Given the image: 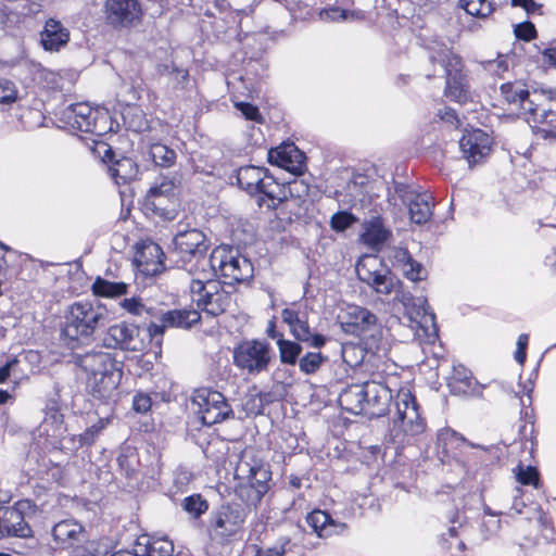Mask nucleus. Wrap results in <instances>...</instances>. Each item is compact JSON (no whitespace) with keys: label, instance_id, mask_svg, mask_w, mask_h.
Here are the masks:
<instances>
[{"label":"nucleus","instance_id":"27","mask_svg":"<svg viewBox=\"0 0 556 556\" xmlns=\"http://www.w3.org/2000/svg\"><path fill=\"white\" fill-rule=\"evenodd\" d=\"M103 161L108 163L109 174L116 185L128 184L139 174V167L131 157L115 159V153L111 148L105 151Z\"/></svg>","mask_w":556,"mask_h":556},{"label":"nucleus","instance_id":"53","mask_svg":"<svg viewBox=\"0 0 556 556\" xmlns=\"http://www.w3.org/2000/svg\"><path fill=\"white\" fill-rule=\"evenodd\" d=\"M156 73L160 76L172 77V75H176L181 77L180 81H188L189 72L185 68L176 66L174 62L170 63H161L156 66Z\"/></svg>","mask_w":556,"mask_h":556},{"label":"nucleus","instance_id":"10","mask_svg":"<svg viewBox=\"0 0 556 556\" xmlns=\"http://www.w3.org/2000/svg\"><path fill=\"white\" fill-rule=\"evenodd\" d=\"M429 60L431 63H438L444 68V96L459 104L466 103L470 98V86L467 75L463 72L460 56L453 53L451 49L444 48L437 53H431Z\"/></svg>","mask_w":556,"mask_h":556},{"label":"nucleus","instance_id":"16","mask_svg":"<svg viewBox=\"0 0 556 556\" xmlns=\"http://www.w3.org/2000/svg\"><path fill=\"white\" fill-rule=\"evenodd\" d=\"M356 274L361 281L367 283L377 293L389 295L401 289L402 282L389 269L382 267L376 256H366L356 265Z\"/></svg>","mask_w":556,"mask_h":556},{"label":"nucleus","instance_id":"23","mask_svg":"<svg viewBox=\"0 0 556 556\" xmlns=\"http://www.w3.org/2000/svg\"><path fill=\"white\" fill-rule=\"evenodd\" d=\"M395 299L403 304L410 321L416 323L422 329H427L430 325L437 331L435 315L430 311L426 298L414 296L410 292H406L401 288L397 289Z\"/></svg>","mask_w":556,"mask_h":556},{"label":"nucleus","instance_id":"29","mask_svg":"<svg viewBox=\"0 0 556 556\" xmlns=\"http://www.w3.org/2000/svg\"><path fill=\"white\" fill-rule=\"evenodd\" d=\"M306 523L312 528L317 539H326L345 531L346 525L334 520L331 515L321 509H314L306 515Z\"/></svg>","mask_w":556,"mask_h":556},{"label":"nucleus","instance_id":"26","mask_svg":"<svg viewBox=\"0 0 556 556\" xmlns=\"http://www.w3.org/2000/svg\"><path fill=\"white\" fill-rule=\"evenodd\" d=\"M104 8L106 18L113 26H129L141 15L138 0H106Z\"/></svg>","mask_w":556,"mask_h":556},{"label":"nucleus","instance_id":"21","mask_svg":"<svg viewBox=\"0 0 556 556\" xmlns=\"http://www.w3.org/2000/svg\"><path fill=\"white\" fill-rule=\"evenodd\" d=\"M52 548L54 551H75L87 541L85 527L75 519L56 522L52 530Z\"/></svg>","mask_w":556,"mask_h":556},{"label":"nucleus","instance_id":"30","mask_svg":"<svg viewBox=\"0 0 556 556\" xmlns=\"http://www.w3.org/2000/svg\"><path fill=\"white\" fill-rule=\"evenodd\" d=\"M437 443L444 456L454 458L459 457L468 447L484 450L483 446L468 441L465 437L451 428L439 431Z\"/></svg>","mask_w":556,"mask_h":556},{"label":"nucleus","instance_id":"62","mask_svg":"<svg viewBox=\"0 0 556 556\" xmlns=\"http://www.w3.org/2000/svg\"><path fill=\"white\" fill-rule=\"evenodd\" d=\"M437 116L446 124L458 128L460 126V121L456 111L452 108L444 106L443 109L438 110Z\"/></svg>","mask_w":556,"mask_h":556},{"label":"nucleus","instance_id":"60","mask_svg":"<svg viewBox=\"0 0 556 556\" xmlns=\"http://www.w3.org/2000/svg\"><path fill=\"white\" fill-rule=\"evenodd\" d=\"M152 405V400L149 394L137 392L132 399V408L140 414L147 413Z\"/></svg>","mask_w":556,"mask_h":556},{"label":"nucleus","instance_id":"47","mask_svg":"<svg viewBox=\"0 0 556 556\" xmlns=\"http://www.w3.org/2000/svg\"><path fill=\"white\" fill-rule=\"evenodd\" d=\"M523 425L519 427V437L522 441H525V447L527 446V443L530 444V451L532 452L536 445V440L534 435V421L532 420V416L526 410L521 412Z\"/></svg>","mask_w":556,"mask_h":556},{"label":"nucleus","instance_id":"61","mask_svg":"<svg viewBox=\"0 0 556 556\" xmlns=\"http://www.w3.org/2000/svg\"><path fill=\"white\" fill-rule=\"evenodd\" d=\"M294 539L300 542L301 546L304 549H315L320 545L319 539L316 538V541L311 540V534H307L306 531L302 527H298V530L294 534Z\"/></svg>","mask_w":556,"mask_h":556},{"label":"nucleus","instance_id":"51","mask_svg":"<svg viewBox=\"0 0 556 556\" xmlns=\"http://www.w3.org/2000/svg\"><path fill=\"white\" fill-rule=\"evenodd\" d=\"M160 206H153L147 202L146 206L162 217H165L167 219L174 218L176 213L177 199L160 197Z\"/></svg>","mask_w":556,"mask_h":556},{"label":"nucleus","instance_id":"7","mask_svg":"<svg viewBox=\"0 0 556 556\" xmlns=\"http://www.w3.org/2000/svg\"><path fill=\"white\" fill-rule=\"evenodd\" d=\"M190 282L192 302L198 308L211 316L224 314L231 304V295L224 289L222 282L207 270L198 274Z\"/></svg>","mask_w":556,"mask_h":556},{"label":"nucleus","instance_id":"19","mask_svg":"<svg viewBox=\"0 0 556 556\" xmlns=\"http://www.w3.org/2000/svg\"><path fill=\"white\" fill-rule=\"evenodd\" d=\"M281 319L288 326L290 334L296 341L303 342L309 348L317 350H320L327 344V336L312 331L306 313H301L292 307H286L281 311Z\"/></svg>","mask_w":556,"mask_h":556},{"label":"nucleus","instance_id":"50","mask_svg":"<svg viewBox=\"0 0 556 556\" xmlns=\"http://www.w3.org/2000/svg\"><path fill=\"white\" fill-rule=\"evenodd\" d=\"M516 478L522 485H532L535 489L539 488L540 476L535 467H523L522 465H518Z\"/></svg>","mask_w":556,"mask_h":556},{"label":"nucleus","instance_id":"20","mask_svg":"<svg viewBox=\"0 0 556 556\" xmlns=\"http://www.w3.org/2000/svg\"><path fill=\"white\" fill-rule=\"evenodd\" d=\"M342 330L352 336L366 338L374 337L377 329V317L369 309L358 306L349 305L345 311L339 315Z\"/></svg>","mask_w":556,"mask_h":556},{"label":"nucleus","instance_id":"41","mask_svg":"<svg viewBox=\"0 0 556 556\" xmlns=\"http://www.w3.org/2000/svg\"><path fill=\"white\" fill-rule=\"evenodd\" d=\"M328 359L329 357L321 352L308 351L301 355L296 364L299 365L300 372L305 376H314Z\"/></svg>","mask_w":556,"mask_h":556},{"label":"nucleus","instance_id":"22","mask_svg":"<svg viewBox=\"0 0 556 556\" xmlns=\"http://www.w3.org/2000/svg\"><path fill=\"white\" fill-rule=\"evenodd\" d=\"M365 415L377 418L392 413L393 395L387 384L370 380L365 382Z\"/></svg>","mask_w":556,"mask_h":556},{"label":"nucleus","instance_id":"56","mask_svg":"<svg viewBox=\"0 0 556 556\" xmlns=\"http://www.w3.org/2000/svg\"><path fill=\"white\" fill-rule=\"evenodd\" d=\"M86 552L90 556H106L111 551V544L108 539H101L98 541H86Z\"/></svg>","mask_w":556,"mask_h":556},{"label":"nucleus","instance_id":"14","mask_svg":"<svg viewBox=\"0 0 556 556\" xmlns=\"http://www.w3.org/2000/svg\"><path fill=\"white\" fill-rule=\"evenodd\" d=\"M201 315L197 309H156L154 320H150L147 336L159 349L162 345L163 336L168 328L190 329L200 323Z\"/></svg>","mask_w":556,"mask_h":556},{"label":"nucleus","instance_id":"15","mask_svg":"<svg viewBox=\"0 0 556 556\" xmlns=\"http://www.w3.org/2000/svg\"><path fill=\"white\" fill-rule=\"evenodd\" d=\"M500 90L507 103L517 106L520 114L529 115L531 118L533 114H538L546 98L556 97L555 90L552 88H534L530 91L519 81L505 83Z\"/></svg>","mask_w":556,"mask_h":556},{"label":"nucleus","instance_id":"28","mask_svg":"<svg viewBox=\"0 0 556 556\" xmlns=\"http://www.w3.org/2000/svg\"><path fill=\"white\" fill-rule=\"evenodd\" d=\"M392 231L386 226L381 216H372L363 223L361 241L372 251H381L383 245L391 239Z\"/></svg>","mask_w":556,"mask_h":556},{"label":"nucleus","instance_id":"45","mask_svg":"<svg viewBox=\"0 0 556 556\" xmlns=\"http://www.w3.org/2000/svg\"><path fill=\"white\" fill-rule=\"evenodd\" d=\"M476 384L477 381L472 376L467 375L466 372L462 375L456 370L450 387L453 393L473 394L476 391Z\"/></svg>","mask_w":556,"mask_h":556},{"label":"nucleus","instance_id":"42","mask_svg":"<svg viewBox=\"0 0 556 556\" xmlns=\"http://www.w3.org/2000/svg\"><path fill=\"white\" fill-rule=\"evenodd\" d=\"M121 307L134 316L146 317L154 320L157 307L148 306L139 296L126 298L121 302Z\"/></svg>","mask_w":556,"mask_h":556},{"label":"nucleus","instance_id":"38","mask_svg":"<svg viewBox=\"0 0 556 556\" xmlns=\"http://www.w3.org/2000/svg\"><path fill=\"white\" fill-rule=\"evenodd\" d=\"M407 206L409 208V215L413 223L422 225L426 224L432 216V197L427 192H421L419 195L414 198Z\"/></svg>","mask_w":556,"mask_h":556},{"label":"nucleus","instance_id":"58","mask_svg":"<svg viewBox=\"0 0 556 556\" xmlns=\"http://www.w3.org/2000/svg\"><path fill=\"white\" fill-rule=\"evenodd\" d=\"M515 36L518 39L530 41L536 37V29L531 22H522L514 27Z\"/></svg>","mask_w":556,"mask_h":556},{"label":"nucleus","instance_id":"59","mask_svg":"<svg viewBox=\"0 0 556 556\" xmlns=\"http://www.w3.org/2000/svg\"><path fill=\"white\" fill-rule=\"evenodd\" d=\"M350 15H353L349 10L340 8H329L320 11L319 16L323 21H345Z\"/></svg>","mask_w":556,"mask_h":556},{"label":"nucleus","instance_id":"55","mask_svg":"<svg viewBox=\"0 0 556 556\" xmlns=\"http://www.w3.org/2000/svg\"><path fill=\"white\" fill-rule=\"evenodd\" d=\"M17 99V90L11 80L1 79L0 80V103L11 104L15 102Z\"/></svg>","mask_w":556,"mask_h":556},{"label":"nucleus","instance_id":"34","mask_svg":"<svg viewBox=\"0 0 556 556\" xmlns=\"http://www.w3.org/2000/svg\"><path fill=\"white\" fill-rule=\"evenodd\" d=\"M392 265L412 281H420L426 278L424 266L415 261L407 249L395 248L390 256Z\"/></svg>","mask_w":556,"mask_h":556},{"label":"nucleus","instance_id":"39","mask_svg":"<svg viewBox=\"0 0 556 556\" xmlns=\"http://www.w3.org/2000/svg\"><path fill=\"white\" fill-rule=\"evenodd\" d=\"M91 290L97 296L114 299L127 294L128 285L122 281H110L104 278L97 277L92 283Z\"/></svg>","mask_w":556,"mask_h":556},{"label":"nucleus","instance_id":"46","mask_svg":"<svg viewBox=\"0 0 556 556\" xmlns=\"http://www.w3.org/2000/svg\"><path fill=\"white\" fill-rule=\"evenodd\" d=\"M109 419L100 418L98 421L88 427L83 433L77 435V442L80 447L92 445L102 430L106 427Z\"/></svg>","mask_w":556,"mask_h":556},{"label":"nucleus","instance_id":"18","mask_svg":"<svg viewBox=\"0 0 556 556\" xmlns=\"http://www.w3.org/2000/svg\"><path fill=\"white\" fill-rule=\"evenodd\" d=\"M141 331V326L134 323L121 321L114 324L108 328L103 337V345L113 350L141 352L146 348Z\"/></svg>","mask_w":556,"mask_h":556},{"label":"nucleus","instance_id":"64","mask_svg":"<svg viewBox=\"0 0 556 556\" xmlns=\"http://www.w3.org/2000/svg\"><path fill=\"white\" fill-rule=\"evenodd\" d=\"M543 62L551 66L556 65V41L551 42L543 51Z\"/></svg>","mask_w":556,"mask_h":556},{"label":"nucleus","instance_id":"57","mask_svg":"<svg viewBox=\"0 0 556 556\" xmlns=\"http://www.w3.org/2000/svg\"><path fill=\"white\" fill-rule=\"evenodd\" d=\"M394 191L405 205H408L415 200L416 195L421 193L417 192L412 186L399 181H394Z\"/></svg>","mask_w":556,"mask_h":556},{"label":"nucleus","instance_id":"44","mask_svg":"<svg viewBox=\"0 0 556 556\" xmlns=\"http://www.w3.org/2000/svg\"><path fill=\"white\" fill-rule=\"evenodd\" d=\"M459 5L468 14L477 17H488L493 11L494 7L488 0H459Z\"/></svg>","mask_w":556,"mask_h":556},{"label":"nucleus","instance_id":"4","mask_svg":"<svg viewBox=\"0 0 556 556\" xmlns=\"http://www.w3.org/2000/svg\"><path fill=\"white\" fill-rule=\"evenodd\" d=\"M250 507L237 502H224L211 509L203 523L212 541L228 543L243 532Z\"/></svg>","mask_w":556,"mask_h":556},{"label":"nucleus","instance_id":"37","mask_svg":"<svg viewBox=\"0 0 556 556\" xmlns=\"http://www.w3.org/2000/svg\"><path fill=\"white\" fill-rule=\"evenodd\" d=\"M180 507L189 516L190 521L203 527L205 521H202V517L208 511L210 504L202 494L193 493L186 496L181 500Z\"/></svg>","mask_w":556,"mask_h":556},{"label":"nucleus","instance_id":"1","mask_svg":"<svg viewBox=\"0 0 556 556\" xmlns=\"http://www.w3.org/2000/svg\"><path fill=\"white\" fill-rule=\"evenodd\" d=\"M106 314L100 306L88 301H77L64 312L60 323L61 343L76 350L92 342L96 331L105 326Z\"/></svg>","mask_w":556,"mask_h":556},{"label":"nucleus","instance_id":"33","mask_svg":"<svg viewBox=\"0 0 556 556\" xmlns=\"http://www.w3.org/2000/svg\"><path fill=\"white\" fill-rule=\"evenodd\" d=\"M70 40V31L63 24L55 20L46 21L40 33V43L46 51H59Z\"/></svg>","mask_w":556,"mask_h":556},{"label":"nucleus","instance_id":"54","mask_svg":"<svg viewBox=\"0 0 556 556\" xmlns=\"http://www.w3.org/2000/svg\"><path fill=\"white\" fill-rule=\"evenodd\" d=\"M235 106L237 110L241 112V114L249 121L262 124L264 118L258 110V108L254 104L248 102H235Z\"/></svg>","mask_w":556,"mask_h":556},{"label":"nucleus","instance_id":"25","mask_svg":"<svg viewBox=\"0 0 556 556\" xmlns=\"http://www.w3.org/2000/svg\"><path fill=\"white\" fill-rule=\"evenodd\" d=\"M164 252L155 242L142 243L136 252L134 262L138 270L147 276L154 277L164 271Z\"/></svg>","mask_w":556,"mask_h":556},{"label":"nucleus","instance_id":"12","mask_svg":"<svg viewBox=\"0 0 556 556\" xmlns=\"http://www.w3.org/2000/svg\"><path fill=\"white\" fill-rule=\"evenodd\" d=\"M36 504L30 500L17 501L8 506L0 501V540L4 538L27 539L33 536L28 518L36 513Z\"/></svg>","mask_w":556,"mask_h":556},{"label":"nucleus","instance_id":"13","mask_svg":"<svg viewBox=\"0 0 556 556\" xmlns=\"http://www.w3.org/2000/svg\"><path fill=\"white\" fill-rule=\"evenodd\" d=\"M275 353L266 340H244L233 350V364L249 375L267 371Z\"/></svg>","mask_w":556,"mask_h":556},{"label":"nucleus","instance_id":"32","mask_svg":"<svg viewBox=\"0 0 556 556\" xmlns=\"http://www.w3.org/2000/svg\"><path fill=\"white\" fill-rule=\"evenodd\" d=\"M174 552V544L166 538H153L149 534H141L134 545L135 556H170Z\"/></svg>","mask_w":556,"mask_h":556},{"label":"nucleus","instance_id":"17","mask_svg":"<svg viewBox=\"0 0 556 556\" xmlns=\"http://www.w3.org/2000/svg\"><path fill=\"white\" fill-rule=\"evenodd\" d=\"M62 119L72 128L102 136L105 132L108 113L92 109L88 103H72L61 113Z\"/></svg>","mask_w":556,"mask_h":556},{"label":"nucleus","instance_id":"11","mask_svg":"<svg viewBox=\"0 0 556 556\" xmlns=\"http://www.w3.org/2000/svg\"><path fill=\"white\" fill-rule=\"evenodd\" d=\"M191 406L197 421L202 426H213L235 418V412L224 394L208 388L194 390Z\"/></svg>","mask_w":556,"mask_h":556},{"label":"nucleus","instance_id":"31","mask_svg":"<svg viewBox=\"0 0 556 556\" xmlns=\"http://www.w3.org/2000/svg\"><path fill=\"white\" fill-rule=\"evenodd\" d=\"M267 159L270 164L293 173L300 174L304 167V156L294 144H285L270 149L268 151Z\"/></svg>","mask_w":556,"mask_h":556},{"label":"nucleus","instance_id":"8","mask_svg":"<svg viewBox=\"0 0 556 556\" xmlns=\"http://www.w3.org/2000/svg\"><path fill=\"white\" fill-rule=\"evenodd\" d=\"M390 415L394 438L416 437L426 430V420L421 417L415 395L408 389L397 391Z\"/></svg>","mask_w":556,"mask_h":556},{"label":"nucleus","instance_id":"36","mask_svg":"<svg viewBox=\"0 0 556 556\" xmlns=\"http://www.w3.org/2000/svg\"><path fill=\"white\" fill-rule=\"evenodd\" d=\"M365 392V382L348 386L339 395L340 405L351 414H364Z\"/></svg>","mask_w":556,"mask_h":556},{"label":"nucleus","instance_id":"6","mask_svg":"<svg viewBox=\"0 0 556 556\" xmlns=\"http://www.w3.org/2000/svg\"><path fill=\"white\" fill-rule=\"evenodd\" d=\"M207 271L216 277H223L224 283L235 285L249 282L254 277L252 262L238 251L226 247H217L211 252Z\"/></svg>","mask_w":556,"mask_h":556},{"label":"nucleus","instance_id":"2","mask_svg":"<svg viewBox=\"0 0 556 556\" xmlns=\"http://www.w3.org/2000/svg\"><path fill=\"white\" fill-rule=\"evenodd\" d=\"M72 363L87 375L90 394L102 402L115 400L122 380V371L116 361L103 351L74 353Z\"/></svg>","mask_w":556,"mask_h":556},{"label":"nucleus","instance_id":"52","mask_svg":"<svg viewBox=\"0 0 556 556\" xmlns=\"http://www.w3.org/2000/svg\"><path fill=\"white\" fill-rule=\"evenodd\" d=\"M295 546L298 542L292 543L289 536H280L273 546L265 549L264 554L265 556H283Z\"/></svg>","mask_w":556,"mask_h":556},{"label":"nucleus","instance_id":"43","mask_svg":"<svg viewBox=\"0 0 556 556\" xmlns=\"http://www.w3.org/2000/svg\"><path fill=\"white\" fill-rule=\"evenodd\" d=\"M150 156L156 166L170 167L175 164L177 154L169 147L156 142L150 146Z\"/></svg>","mask_w":556,"mask_h":556},{"label":"nucleus","instance_id":"24","mask_svg":"<svg viewBox=\"0 0 556 556\" xmlns=\"http://www.w3.org/2000/svg\"><path fill=\"white\" fill-rule=\"evenodd\" d=\"M491 137L479 128L466 130L459 139L460 151L470 166L485 157L491 151Z\"/></svg>","mask_w":556,"mask_h":556},{"label":"nucleus","instance_id":"63","mask_svg":"<svg viewBox=\"0 0 556 556\" xmlns=\"http://www.w3.org/2000/svg\"><path fill=\"white\" fill-rule=\"evenodd\" d=\"M116 460L121 470L125 473L126 477L134 476L136 470L130 462V458L127 455L119 454Z\"/></svg>","mask_w":556,"mask_h":556},{"label":"nucleus","instance_id":"5","mask_svg":"<svg viewBox=\"0 0 556 556\" xmlns=\"http://www.w3.org/2000/svg\"><path fill=\"white\" fill-rule=\"evenodd\" d=\"M238 475L243 479L235 493L248 507L256 508L270 490V465L255 457L242 459L237 467Z\"/></svg>","mask_w":556,"mask_h":556},{"label":"nucleus","instance_id":"3","mask_svg":"<svg viewBox=\"0 0 556 556\" xmlns=\"http://www.w3.org/2000/svg\"><path fill=\"white\" fill-rule=\"evenodd\" d=\"M208 249V239L197 228L179 229L173 238L172 253L176 256V263L190 274L207 270L211 262Z\"/></svg>","mask_w":556,"mask_h":556},{"label":"nucleus","instance_id":"9","mask_svg":"<svg viewBox=\"0 0 556 556\" xmlns=\"http://www.w3.org/2000/svg\"><path fill=\"white\" fill-rule=\"evenodd\" d=\"M238 186L251 195L264 194L268 200V208H277L286 199V190L276 182L265 167L245 165L237 170Z\"/></svg>","mask_w":556,"mask_h":556},{"label":"nucleus","instance_id":"40","mask_svg":"<svg viewBox=\"0 0 556 556\" xmlns=\"http://www.w3.org/2000/svg\"><path fill=\"white\" fill-rule=\"evenodd\" d=\"M303 342H299L295 339H279L277 341V348L279 352V359L282 365L294 366L303 352Z\"/></svg>","mask_w":556,"mask_h":556},{"label":"nucleus","instance_id":"49","mask_svg":"<svg viewBox=\"0 0 556 556\" xmlns=\"http://www.w3.org/2000/svg\"><path fill=\"white\" fill-rule=\"evenodd\" d=\"M358 218L349 211H339L334 213L330 218V227L337 231L341 232L350 228L354 225Z\"/></svg>","mask_w":556,"mask_h":556},{"label":"nucleus","instance_id":"48","mask_svg":"<svg viewBox=\"0 0 556 556\" xmlns=\"http://www.w3.org/2000/svg\"><path fill=\"white\" fill-rule=\"evenodd\" d=\"M365 357L366 352L359 345L349 343L342 346V358L349 366L355 367L361 365Z\"/></svg>","mask_w":556,"mask_h":556},{"label":"nucleus","instance_id":"35","mask_svg":"<svg viewBox=\"0 0 556 556\" xmlns=\"http://www.w3.org/2000/svg\"><path fill=\"white\" fill-rule=\"evenodd\" d=\"M179 179L177 175H161L155 178V181L150 187L147 193V203H150L153 206L161 204L160 197L165 198H176V190L179 185Z\"/></svg>","mask_w":556,"mask_h":556}]
</instances>
